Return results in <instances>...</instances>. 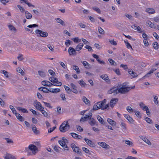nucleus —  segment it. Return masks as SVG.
<instances>
[{"mask_svg": "<svg viewBox=\"0 0 159 159\" xmlns=\"http://www.w3.org/2000/svg\"><path fill=\"white\" fill-rule=\"evenodd\" d=\"M70 128L69 125L68 124L67 121H64L60 126L59 129L60 131L62 132H64L67 131Z\"/></svg>", "mask_w": 159, "mask_h": 159, "instance_id": "f03ea898", "label": "nucleus"}, {"mask_svg": "<svg viewBox=\"0 0 159 159\" xmlns=\"http://www.w3.org/2000/svg\"><path fill=\"white\" fill-rule=\"evenodd\" d=\"M99 102H98L95 103L93 106V110H97L99 109Z\"/></svg>", "mask_w": 159, "mask_h": 159, "instance_id": "72a5a7b5", "label": "nucleus"}, {"mask_svg": "<svg viewBox=\"0 0 159 159\" xmlns=\"http://www.w3.org/2000/svg\"><path fill=\"white\" fill-rule=\"evenodd\" d=\"M89 124L91 126H94L97 125L95 120L93 118H90Z\"/></svg>", "mask_w": 159, "mask_h": 159, "instance_id": "4be33fe9", "label": "nucleus"}, {"mask_svg": "<svg viewBox=\"0 0 159 159\" xmlns=\"http://www.w3.org/2000/svg\"><path fill=\"white\" fill-rule=\"evenodd\" d=\"M135 88V86L132 87H128L124 83L120 85L118 88V93L121 94H125L129 92L131 89H134Z\"/></svg>", "mask_w": 159, "mask_h": 159, "instance_id": "f257e3e1", "label": "nucleus"}, {"mask_svg": "<svg viewBox=\"0 0 159 159\" xmlns=\"http://www.w3.org/2000/svg\"><path fill=\"white\" fill-rule=\"evenodd\" d=\"M60 91V89L58 88L52 89L51 88L49 89V92L53 93H57Z\"/></svg>", "mask_w": 159, "mask_h": 159, "instance_id": "bb28decb", "label": "nucleus"}, {"mask_svg": "<svg viewBox=\"0 0 159 159\" xmlns=\"http://www.w3.org/2000/svg\"><path fill=\"white\" fill-rule=\"evenodd\" d=\"M43 102L44 103L45 106L46 107L50 108H52V107L51 106V104L49 103H47L44 102Z\"/></svg>", "mask_w": 159, "mask_h": 159, "instance_id": "864d4df0", "label": "nucleus"}, {"mask_svg": "<svg viewBox=\"0 0 159 159\" xmlns=\"http://www.w3.org/2000/svg\"><path fill=\"white\" fill-rule=\"evenodd\" d=\"M39 91H43L45 93H48L49 92V89H48L44 87H42L39 88Z\"/></svg>", "mask_w": 159, "mask_h": 159, "instance_id": "412c9836", "label": "nucleus"}, {"mask_svg": "<svg viewBox=\"0 0 159 159\" xmlns=\"http://www.w3.org/2000/svg\"><path fill=\"white\" fill-rule=\"evenodd\" d=\"M30 111H31L33 114L35 115H39V113H37V112L33 110L32 109H30Z\"/></svg>", "mask_w": 159, "mask_h": 159, "instance_id": "338daca9", "label": "nucleus"}, {"mask_svg": "<svg viewBox=\"0 0 159 159\" xmlns=\"http://www.w3.org/2000/svg\"><path fill=\"white\" fill-rule=\"evenodd\" d=\"M55 20L57 21V23H59L61 25H65V24L64 22L61 20L60 18H56L55 19Z\"/></svg>", "mask_w": 159, "mask_h": 159, "instance_id": "2f4dec72", "label": "nucleus"}, {"mask_svg": "<svg viewBox=\"0 0 159 159\" xmlns=\"http://www.w3.org/2000/svg\"><path fill=\"white\" fill-rule=\"evenodd\" d=\"M34 106L39 111L43 107L42 106L41 103L39 102H36L34 104Z\"/></svg>", "mask_w": 159, "mask_h": 159, "instance_id": "9b49d317", "label": "nucleus"}, {"mask_svg": "<svg viewBox=\"0 0 159 159\" xmlns=\"http://www.w3.org/2000/svg\"><path fill=\"white\" fill-rule=\"evenodd\" d=\"M108 61L111 65L114 66H116V63L112 59L109 58L108 59Z\"/></svg>", "mask_w": 159, "mask_h": 159, "instance_id": "f704fd0d", "label": "nucleus"}, {"mask_svg": "<svg viewBox=\"0 0 159 159\" xmlns=\"http://www.w3.org/2000/svg\"><path fill=\"white\" fill-rule=\"evenodd\" d=\"M158 97L157 96H155L154 98L153 101L156 104H157L158 103V101L157 100Z\"/></svg>", "mask_w": 159, "mask_h": 159, "instance_id": "3c124183", "label": "nucleus"}, {"mask_svg": "<svg viewBox=\"0 0 159 159\" xmlns=\"http://www.w3.org/2000/svg\"><path fill=\"white\" fill-rule=\"evenodd\" d=\"M42 84L43 85L45 86H48L51 87L53 84L48 81L43 80L42 82Z\"/></svg>", "mask_w": 159, "mask_h": 159, "instance_id": "2eb2a0df", "label": "nucleus"}, {"mask_svg": "<svg viewBox=\"0 0 159 159\" xmlns=\"http://www.w3.org/2000/svg\"><path fill=\"white\" fill-rule=\"evenodd\" d=\"M145 11L150 14H154L155 12V10L152 8H147L146 9Z\"/></svg>", "mask_w": 159, "mask_h": 159, "instance_id": "a878e982", "label": "nucleus"}, {"mask_svg": "<svg viewBox=\"0 0 159 159\" xmlns=\"http://www.w3.org/2000/svg\"><path fill=\"white\" fill-rule=\"evenodd\" d=\"M83 46V43H80L76 46L75 49L76 51H79L82 49Z\"/></svg>", "mask_w": 159, "mask_h": 159, "instance_id": "393cba45", "label": "nucleus"}, {"mask_svg": "<svg viewBox=\"0 0 159 159\" xmlns=\"http://www.w3.org/2000/svg\"><path fill=\"white\" fill-rule=\"evenodd\" d=\"M8 28L9 30L11 31H16V28L12 25H8Z\"/></svg>", "mask_w": 159, "mask_h": 159, "instance_id": "37998d69", "label": "nucleus"}, {"mask_svg": "<svg viewBox=\"0 0 159 159\" xmlns=\"http://www.w3.org/2000/svg\"><path fill=\"white\" fill-rule=\"evenodd\" d=\"M124 42L126 44V46L128 49L131 48L133 50L132 46L128 42L127 40H124Z\"/></svg>", "mask_w": 159, "mask_h": 159, "instance_id": "c9c22d12", "label": "nucleus"}, {"mask_svg": "<svg viewBox=\"0 0 159 159\" xmlns=\"http://www.w3.org/2000/svg\"><path fill=\"white\" fill-rule=\"evenodd\" d=\"M76 50L72 47H70L68 49V52L70 56H75L77 54Z\"/></svg>", "mask_w": 159, "mask_h": 159, "instance_id": "423d86ee", "label": "nucleus"}, {"mask_svg": "<svg viewBox=\"0 0 159 159\" xmlns=\"http://www.w3.org/2000/svg\"><path fill=\"white\" fill-rule=\"evenodd\" d=\"M118 101V99L116 98H112L110 102V106L113 108Z\"/></svg>", "mask_w": 159, "mask_h": 159, "instance_id": "6e6552de", "label": "nucleus"}, {"mask_svg": "<svg viewBox=\"0 0 159 159\" xmlns=\"http://www.w3.org/2000/svg\"><path fill=\"white\" fill-rule=\"evenodd\" d=\"M156 69L153 68L151 69L147 74L145 76L143 77L142 78L144 79L146 77H148L149 75L153 73L154 71L156 70Z\"/></svg>", "mask_w": 159, "mask_h": 159, "instance_id": "c85d7f7f", "label": "nucleus"}, {"mask_svg": "<svg viewBox=\"0 0 159 159\" xmlns=\"http://www.w3.org/2000/svg\"><path fill=\"white\" fill-rule=\"evenodd\" d=\"M120 125L122 128L125 130H126V125L124 123L121 122Z\"/></svg>", "mask_w": 159, "mask_h": 159, "instance_id": "0e129e2a", "label": "nucleus"}, {"mask_svg": "<svg viewBox=\"0 0 159 159\" xmlns=\"http://www.w3.org/2000/svg\"><path fill=\"white\" fill-rule=\"evenodd\" d=\"M44 108L43 107L42 109L40 111L42 113L43 115V116L46 117H47L48 116V113L45 110H44Z\"/></svg>", "mask_w": 159, "mask_h": 159, "instance_id": "473e14b6", "label": "nucleus"}, {"mask_svg": "<svg viewBox=\"0 0 159 159\" xmlns=\"http://www.w3.org/2000/svg\"><path fill=\"white\" fill-rule=\"evenodd\" d=\"M107 121L112 126H116V122L112 120L111 119L108 118L107 119Z\"/></svg>", "mask_w": 159, "mask_h": 159, "instance_id": "7c9ffc66", "label": "nucleus"}, {"mask_svg": "<svg viewBox=\"0 0 159 159\" xmlns=\"http://www.w3.org/2000/svg\"><path fill=\"white\" fill-rule=\"evenodd\" d=\"M100 123L106 126V125H107V123L100 116Z\"/></svg>", "mask_w": 159, "mask_h": 159, "instance_id": "c03bdc74", "label": "nucleus"}, {"mask_svg": "<svg viewBox=\"0 0 159 159\" xmlns=\"http://www.w3.org/2000/svg\"><path fill=\"white\" fill-rule=\"evenodd\" d=\"M70 147L72 148L74 152L79 154H80L81 153V150L80 149L79 147L76 146L75 144L73 143L71 144Z\"/></svg>", "mask_w": 159, "mask_h": 159, "instance_id": "39448f33", "label": "nucleus"}, {"mask_svg": "<svg viewBox=\"0 0 159 159\" xmlns=\"http://www.w3.org/2000/svg\"><path fill=\"white\" fill-rule=\"evenodd\" d=\"M126 110L129 113L133 112L134 111V110L132 108L129 107L128 106L126 107Z\"/></svg>", "mask_w": 159, "mask_h": 159, "instance_id": "de8ad7c7", "label": "nucleus"}, {"mask_svg": "<svg viewBox=\"0 0 159 159\" xmlns=\"http://www.w3.org/2000/svg\"><path fill=\"white\" fill-rule=\"evenodd\" d=\"M145 120H146V122L148 123L151 124L152 123V120H151V119L148 117H146L145 118Z\"/></svg>", "mask_w": 159, "mask_h": 159, "instance_id": "69168bd1", "label": "nucleus"}, {"mask_svg": "<svg viewBox=\"0 0 159 159\" xmlns=\"http://www.w3.org/2000/svg\"><path fill=\"white\" fill-rule=\"evenodd\" d=\"M147 23L148 24V25H149V26L151 28L154 29H155L156 28V26L154 25L153 23H152L150 21H148V22H147Z\"/></svg>", "mask_w": 159, "mask_h": 159, "instance_id": "ea45409f", "label": "nucleus"}, {"mask_svg": "<svg viewBox=\"0 0 159 159\" xmlns=\"http://www.w3.org/2000/svg\"><path fill=\"white\" fill-rule=\"evenodd\" d=\"M136 29V30H138L139 33H141L144 31L143 30H141V28L139 26H138Z\"/></svg>", "mask_w": 159, "mask_h": 159, "instance_id": "774afa93", "label": "nucleus"}, {"mask_svg": "<svg viewBox=\"0 0 159 159\" xmlns=\"http://www.w3.org/2000/svg\"><path fill=\"white\" fill-rule=\"evenodd\" d=\"M30 128L32 129V130L34 134H39V131L37 130V128L35 125L33 124L32 125L30 126Z\"/></svg>", "mask_w": 159, "mask_h": 159, "instance_id": "4468645a", "label": "nucleus"}, {"mask_svg": "<svg viewBox=\"0 0 159 159\" xmlns=\"http://www.w3.org/2000/svg\"><path fill=\"white\" fill-rule=\"evenodd\" d=\"M35 33L37 34V36L38 37H41V33L42 32V31L38 29L35 30Z\"/></svg>", "mask_w": 159, "mask_h": 159, "instance_id": "4c0bfd02", "label": "nucleus"}, {"mask_svg": "<svg viewBox=\"0 0 159 159\" xmlns=\"http://www.w3.org/2000/svg\"><path fill=\"white\" fill-rule=\"evenodd\" d=\"M140 138L143 140L146 143L148 144V145H151V143L150 141L146 137L143 136H141Z\"/></svg>", "mask_w": 159, "mask_h": 159, "instance_id": "b1692460", "label": "nucleus"}, {"mask_svg": "<svg viewBox=\"0 0 159 159\" xmlns=\"http://www.w3.org/2000/svg\"><path fill=\"white\" fill-rule=\"evenodd\" d=\"M92 56L93 57L95 58H96L97 60L98 61V62H99V56L98 55H96V54H92Z\"/></svg>", "mask_w": 159, "mask_h": 159, "instance_id": "bf43d9fd", "label": "nucleus"}, {"mask_svg": "<svg viewBox=\"0 0 159 159\" xmlns=\"http://www.w3.org/2000/svg\"><path fill=\"white\" fill-rule=\"evenodd\" d=\"M72 40H73L75 43H77L81 41L80 39H79L78 37H76L72 39Z\"/></svg>", "mask_w": 159, "mask_h": 159, "instance_id": "8fccbe9b", "label": "nucleus"}, {"mask_svg": "<svg viewBox=\"0 0 159 159\" xmlns=\"http://www.w3.org/2000/svg\"><path fill=\"white\" fill-rule=\"evenodd\" d=\"M42 32L41 35V37H46L48 35V34L47 32L42 31Z\"/></svg>", "mask_w": 159, "mask_h": 159, "instance_id": "49530a36", "label": "nucleus"}, {"mask_svg": "<svg viewBox=\"0 0 159 159\" xmlns=\"http://www.w3.org/2000/svg\"><path fill=\"white\" fill-rule=\"evenodd\" d=\"M128 72L133 78L136 77L137 76V74L134 72L131 69H129L128 70Z\"/></svg>", "mask_w": 159, "mask_h": 159, "instance_id": "dca6fc26", "label": "nucleus"}, {"mask_svg": "<svg viewBox=\"0 0 159 159\" xmlns=\"http://www.w3.org/2000/svg\"><path fill=\"white\" fill-rule=\"evenodd\" d=\"M79 83L81 86H84L86 84V83L82 80H80L79 82Z\"/></svg>", "mask_w": 159, "mask_h": 159, "instance_id": "603ef678", "label": "nucleus"}, {"mask_svg": "<svg viewBox=\"0 0 159 159\" xmlns=\"http://www.w3.org/2000/svg\"><path fill=\"white\" fill-rule=\"evenodd\" d=\"M106 102V99H105L103 101H101V104H100V109H101L102 110L106 109L108 107V105L106 104L105 106H104L105 103Z\"/></svg>", "mask_w": 159, "mask_h": 159, "instance_id": "0eeeda50", "label": "nucleus"}, {"mask_svg": "<svg viewBox=\"0 0 159 159\" xmlns=\"http://www.w3.org/2000/svg\"><path fill=\"white\" fill-rule=\"evenodd\" d=\"M25 17L27 19H30L32 17V15L28 11H25Z\"/></svg>", "mask_w": 159, "mask_h": 159, "instance_id": "c756f323", "label": "nucleus"}, {"mask_svg": "<svg viewBox=\"0 0 159 159\" xmlns=\"http://www.w3.org/2000/svg\"><path fill=\"white\" fill-rule=\"evenodd\" d=\"M5 139L6 141L7 142V143H13V140L10 139L6 138H5Z\"/></svg>", "mask_w": 159, "mask_h": 159, "instance_id": "09e8293b", "label": "nucleus"}, {"mask_svg": "<svg viewBox=\"0 0 159 159\" xmlns=\"http://www.w3.org/2000/svg\"><path fill=\"white\" fill-rule=\"evenodd\" d=\"M16 109L20 111H21L23 113H28V111L26 109L21 107H17Z\"/></svg>", "mask_w": 159, "mask_h": 159, "instance_id": "cd10ccee", "label": "nucleus"}, {"mask_svg": "<svg viewBox=\"0 0 159 159\" xmlns=\"http://www.w3.org/2000/svg\"><path fill=\"white\" fill-rule=\"evenodd\" d=\"M47 47L51 51L53 52L54 49L53 46H52L50 44H49L47 45Z\"/></svg>", "mask_w": 159, "mask_h": 159, "instance_id": "680f3d73", "label": "nucleus"}, {"mask_svg": "<svg viewBox=\"0 0 159 159\" xmlns=\"http://www.w3.org/2000/svg\"><path fill=\"white\" fill-rule=\"evenodd\" d=\"M39 75L42 77H44L45 76V73L41 70H39L38 71Z\"/></svg>", "mask_w": 159, "mask_h": 159, "instance_id": "e433bc0d", "label": "nucleus"}, {"mask_svg": "<svg viewBox=\"0 0 159 159\" xmlns=\"http://www.w3.org/2000/svg\"><path fill=\"white\" fill-rule=\"evenodd\" d=\"M124 116L128 120L130 123H133L134 120L129 115L124 114Z\"/></svg>", "mask_w": 159, "mask_h": 159, "instance_id": "f8f14e48", "label": "nucleus"}, {"mask_svg": "<svg viewBox=\"0 0 159 159\" xmlns=\"http://www.w3.org/2000/svg\"><path fill=\"white\" fill-rule=\"evenodd\" d=\"M100 77L107 82L109 83L110 82V80L107 75H102L100 76Z\"/></svg>", "mask_w": 159, "mask_h": 159, "instance_id": "a211bd4d", "label": "nucleus"}, {"mask_svg": "<svg viewBox=\"0 0 159 159\" xmlns=\"http://www.w3.org/2000/svg\"><path fill=\"white\" fill-rule=\"evenodd\" d=\"M17 7L21 12H23L25 11V9L20 5H18Z\"/></svg>", "mask_w": 159, "mask_h": 159, "instance_id": "052dcab7", "label": "nucleus"}, {"mask_svg": "<svg viewBox=\"0 0 159 159\" xmlns=\"http://www.w3.org/2000/svg\"><path fill=\"white\" fill-rule=\"evenodd\" d=\"M61 139L62 140H60L58 141L59 144L64 150H68L69 148L66 145V143L68 142V140L65 137H62Z\"/></svg>", "mask_w": 159, "mask_h": 159, "instance_id": "7ed1b4c3", "label": "nucleus"}, {"mask_svg": "<svg viewBox=\"0 0 159 159\" xmlns=\"http://www.w3.org/2000/svg\"><path fill=\"white\" fill-rule=\"evenodd\" d=\"M100 146L107 149H109L110 148L109 146L104 142L100 143Z\"/></svg>", "mask_w": 159, "mask_h": 159, "instance_id": "aec40b11", "label": "nucleus"}, {"mask_svg": "<svg viewBox=\"0 0 159 159\" xmlns=\"http://www.w3.org/2000/svg\"><path fill=\"white\" fill-rule=\"evenodd\" d=\"M29 149L32 151L33 154L35 155L37 153L38 151L37 147L34 144H30L28 147Z\"/></svg>", "mask_w": 159, "mask_h": 159, "instance_id": "20e7f679", "label": "nucleus"}, {"mask_svg": "<svg viewBox=\"0 0 159 159\" xmlns=\"http://www.w3.org/2000/svg\"><path fill=\"white\" fill-rule=\"evenodd\" d=\"M70 134L74 139H81L82 138L81 136L78 135L75 133H70Z\"/></svg>", "mask_w": 159, "mask_h": 159, "instance_id": "f3484780", "label": "nucleus"}, {"mask_svg": "<svg viewBox=\"0 0 159 159\" xmlns=\"http://www.w3.org/2000/svg\"><path fill=\"white\" fill-rule=\"evenodd\" d=\"M17 71L19 73L21 74L22 75H25V72L23 71L20 68H18L16 69Z\"/></svg>", "mask_w": 159, "mask_h": 159, "instance_id": "a19ab883", "label": "nucleus"}, {"mask_svg": "<svg viewBox=\"0 0 159 159\" xmlns=\"http://www.w3.org/2000/svg\"><path fill=\"white\" fill-rule=\"evenodd\" d=\"M73 69L76 71L77 74H79L80 73V71L79 68L77 66H73Z\"/></svg>", "mask_w": 159, "mask_h": 159, "instance_id": "58836bf2", "label": "nucleus"}, {"mask_svg": "<svg viewBox=\"0 0 159 159\" xmlns=\"http://www.w3.org/2000/svg\"><path fill=\"white\" fill-rule=\"evenodd\" d=\"M64 87L68 93H70L71 92L72 90L69 87L66 85H65Z\"/></svg>", "mask_w": 159, "mask_h": 159, "instance_id": "79ce46f5", "label": "nucleus"}, {"mask_svg": "<svg viewBox=\"0 0 159 159\" xmlns=\"http://www.w3.org/2000/svg\"><path fill=\"white\" fill-rule=\"evenodd\" d=\"M153 47L155 49H157L158 48V44L157 42H154L153 44Z\"/></svg>", "mask_w": 159, "mask_h": 159, "instance_id": "5fc2aeb1", "label": "nucleus"}, {"mask_svg": "<svg viewBox=\"0 0 159 159\" xmlns=\"http://www.w3.org/2000/svg\"><path fill=\"white\" fill-rule=\"evenodd\" d=\"M71 43H72V42L70 40H67L65 42V45L67 46L68 47L71 44Z\"/></svg>", "mask_w": 159, "mask_h": 159, "instance_id": "4d7b16f0", "label": "nucleus"}, {"mask_svg": "<svg viewBox=\"0 0 159 159\" xmlns=\"http://www.w3.org/2000/svg\"><path fill=\"white\" fill-rule=\"evenodd\" d=\"M82 63L86 68H88L89 64L86 61H83Z\"/></svg>", "mask_w": 159, "mask_h": 159, "instance_id": "13d9d810", "label": "nucleus"}, {"mask_svg": "<svg viewBox=\"0 0 159 159\" xmlns=\"http://www.w3.org/2000/svg\"><path fill=\"white\" fill-rule=\"evenodd\" d=\"M9 107L12 111L13 114H15L16 113H17L16 110L15 109L14 107L13 106L10 105L9 106Z\"/></svg>", "mask_w": 159, "mask_h": 159, "instance_id": "a18cd8bd", "label": "nucleus"}, {"mask_svg": "<svg viewBox=\"0 0 159 159\" xmlns=\"http://www.w3.org/2000/svg\"><path fill=\"white\" fill-rule=\"evenodd\" d=\"M125 143L129 146H133V143L128 140H126L125 142Z\"/></svg>", "mask_w": 159, "mask_h": 159, "instance_id": "6e6d98bb", "label": "nucleus"}, {"mask_svg": "<svg viewBox=\"0 0 159 159\" xmlns=\"http://www.w3.org/2000/svg\"><path fill=\"white\" fill-rule=\"evenodd\" d=\"M108 93L111 94L112 93H116L117 94L118 93V88H116V87L112 88L109 90L108 91Z\"/></svg>", "mask_w": 159, "mask_h": 159, "instance_id": "ddd939ff", "label": "nucleus"}, {"mask_svg": "<svg viewBox=\"0 0 159 159\" xmlns=\"http://www.w3.org/2000/svg\"><path fill=\"white\" fill-rule=\"evenodd\" d=\"M5 159H14V157L10 154H8L6 155L5 157Z\"/></svg>", "mask_w": 159, "mask_h": 159, "instance_id": "e2e57ef3", "label": "nucleus"}, {"mask_svg": "<svg viewBox=\"0 0 159 159\" xmlns=\"http://www.w3.org/2000/svg\"><path fill=\"white\" fill-rule=\"evenodd\" d=\"M16 118L20 121H23L25 120V118L21 116L20 115L17 113H16L15 114Z\"/></svg>", "mask_w": 159, "mask_h": 159, "instance_id": "6ab92c4d", "label": "nucleus"}, {"mask_svg": "<svg viewBox=\"0 0 159 159\" xmlns=\"http://www.w3.org/2000/svg\"><path fill=\"white\" fill-rule=\"evenodd\" d=\"M52 83L54 84L53 85L55 86H61L62 85L61 83L58 81V79L55 77H53Z\"/></svg>", "mask_w": 159, "mask_h": 159, "instance_id": "1a4fd4ad", "label": "nucleus"}, {"mask_svg": "<svg viewBox=\"0 0 159 159\" xmlns=\"http://www.w3.org/2000/svg\"><path fill=\"white\" fill-rule=\"evenodd\" d=\"M83 101L85 103L86 105L90 106V101L88 99L85 97L83 96L82 98Z\"/></svg>", "mask_w": 159, "mask_h": 159, "instance_id": "5701e85b", "label": "nucleus"}, {"mask_svg": "<svg viewBox=\"0 0 159 159\" xmlns=\"http://www.w3.org/2000/svg\"><path fill=\"white\" fill-rule=\"evenodd\" d=\"M84 140L85 141L88 145L91 147H94L95 146L94 143L91 140L85 138Z\"/></svg>", "mask_w": 159, "mask_h": 159, "instance_id": "9d476101", "label": "nucleus"}]
</instances>
